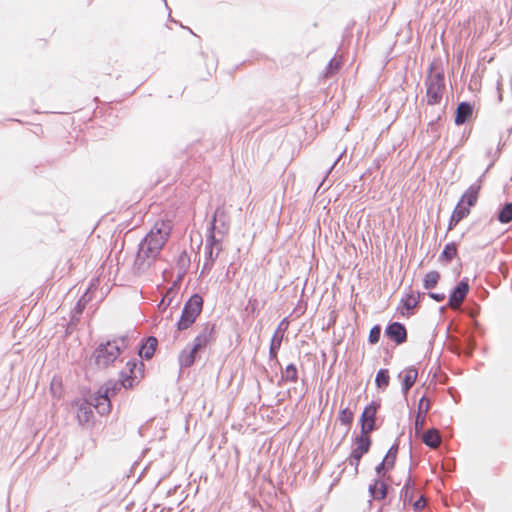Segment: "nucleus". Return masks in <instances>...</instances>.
I'll return each instance as SVG.
<instances>
[{"instance_id": "obj_10", "label": "nucleus", "mask_w": 512, "mask_h": 512, "mask_svg": "<svg viewBox=\"0 0 512 512\" xmlns=\"http://www.w3.org/2000/svg\"><path fill=\"white\" fill-rule=\"evenodd\" d=\"M354 443L355 447L348 460L350 465L354 466L355 474H357L361 458L364 454L368 453L370 449L371 439L368 435H359L355 437Z\"/></svg>"}, {"instance_id": "obj_40", "label": "nucleus", "mask_w": 512, "mask_h": 512, "mask_svg": "<svg viewBox=\"0 0 512 512\" xmlns=\"http://www.w3.org/2000/svg\"><path fill=\"white\" fill-rule=\"evenodd\" d=\"M391 468H388V464L385 463L383 460L381 463H379L376 468H375V471L378 475V478L381 479V477H384L385 476V473L386 471L390 470Z\"/></svg>"}, {"instance_id": "obj_34", "label": "nucleus", "mask_w": 512, "mask_h": 512, "mask_svg": "<svg viewBox=\"0 0 512 512\" xmlns=\"http://www.w3.org/2000/svg\"><path fill=\"white\" fill-rule=\"evenodd\" d=\"M446 107H447V103L444 105V107L442 109V113L438 114L434 119H432L428 123V128L430 129V131L432 133H438L439 127H440L441 122H442L443 113L445 112Z\"/></svg>"}, {"instance_id": "obj_36", "label": "nucleus", "mask_w": 512, "mask_h": 512, "mask_svg": "<svg viewBox=\"0 0 512 512\" xmlns=\"http://www.w3.org/2000/svg\"><path fill=\"white\" fill-rule=\"evenodd\" d=\"M353 416V412L345 408L340 411L338 419L343 425L349 426L353 421Z\"/></svg>"}, {"instance_id": "obj_32", "label": "nucleus", "mask_w": 512, "mask_h": 512, "mask_svg": "<svg viewBox=\"0 0 512 512\" xmlns=\"http://www.w3.org/2000/svg\"><path fill=\"white\" fill-rule=\"evenodd\" d=\"M457 255V246L455 242H451L446 244L444 247L441 257L447 261L450 262L455 256Z\"/></svg>"}, {"instance_id": "obj_9", "label": "nucleus", "mask_w": 512, "mask_h": 512, "mask_svg": "<svg viewBox=\"0 0 512 512\" xmlns=\"http://www.w3.org/2000/svg\"><path fill=\"white\" fill-rule=\"evenodd\" d=\"M171 226H153L145 238L140 242V245L146 247V251L154 253L159 256L169 234Z\"/></svg>"}, {"instance_id": "obj_45", "label": "nucleus", "mask_w": 512, "mask_h": 512, "mask_svg": "<svg viewBox=\"0 0 512 512\" xmlns=\"http://www.w3.org/2000/svg\"><path fill=\"white\" fill-rule=\"evenodd\" d=\"M425 505H426L425 499L423 496H421L418 500H416L413 503V508L415 511H420L425 507Z\"/></svg>"}, {"instance_id": "obj_56", "label": "nucleus", "mask_w": 512, "mask_h": 512, "mask_svg": "<svg viewBox=\"0 0 512 512\" xmlns=\"http://www.w3.org/2000/svg\"><path fill=\"white\" fill-rule=\"evenodd\" d=\"M491 153H492V152H491V149H489V150L487 151V156H490V155H491Z\"/></svg>"}, {"instance_id": "obj_49", "label": "nucleus", "mask_w": 512, "mask_h": 512, "mask_svg": "<svg viewBox=\"0 0 512 512\" xmlns=\"http://www.w3.org/2000/svg\"><path fill=\"white\" fill-rule=\"evenodd\" d=\"M429 409H430V400L428 398H426V400L422 404V415L426 416V413L429 411Z\"/></svg>"}, {"instance_id": "obj_4", "label": "nucleus", "mask_w": 512, "mask_h": 512, "mask_svg": "<svg viewBox=\"0 0 512 512\" xmlns=\"http://www.w3.org/2000/svg\"><path fill=\"white\" fill-rule=\"evenodd\" d=\"M191 204L177 199L169 201L163 208V215L154 220L153 224H190L195 220L196 209L191 212Z\"/></svg>"}, {"instance_id": "obj_30", "label": "nucleus", "mask_w": 512, "mask_h": 512, "mask_svg": "<svg viewBox=\"0 0 512 512\" xmlns=\"http://www.w3.org/2000/svg\"><path fill=\"white\" fill-rule=\"evenodd\" d=\"M440 279V274L437 271L428 272L423 279V286L425 289L430 290L434 288Z\"/></svg>"}, {"instance_id": "obj_37", "label": "nucleus", "mask_w": 512, "mask_h": 512, "mask_svg": "<svg viewBox=\"0 0 512 512\" xmlns=\"http://www.w3.org/2000/svg\"><path fill=\"white\" fill-rule=\"evenodd\" d=\"M381 336V326L374 325L369 332L368 341L370 344H376L379 342Z\"/></svg>"}, {"instance_id": "obj_28", "label": "nucleus", "mask_w": 512, "mask_h": 512, "mask_svg": "<svg viewBox=\"0 0 512 512\" xmlns=\"http://www.w3.org/2000/svg\"><path fill=\"white\" fill-rule=\"evenodd\" d=\"M93 415L91 405L87 402H81L79 406V412H78V420L80 423H86L89 422L91 417Z\"/></svg>"}, {"instance_id": "obj_29", "label": "nucleus", "mask_w": 512, "mask_h": 512, "mask_svg": "<svg viewBox=\"0 0 512 512\" xmlns=\"http://www.w3.org/2000/svg\"><path fill=\"white\" fill-rule=\"evenodd\" d=\"M390 376L388 369H380L375 377V384L380 389H385L389 385Z\"/></svg>"}, {"instance_id": "obj_22", "label": "nucleus", "mask_w": 512, "mask_h": 512, "mask_svg": "<svg viewBox=\"0 0 512 512\" xmlns=\"http://www.w3.org/2000/svg\"><path fill=\"white\" fill-rule=\"evenodd\" d=\"M494 217L501 223L507 224L512 220V202H506L504 205H499Z\"/></svg>"}, {"instance_id": "obj_16", "label": "nucleus", "mask_w": 512, "mask_h": 512, "mask_svg": "<svg viewBox=\"0 0 512 512\" xmlns=\"http://www.w3.org/2000/svg\"><path fill=\"white\" fill-rule=\"evenodd\" d=\"M469 292V283L467 279L461 280L451 291L448 299V306L452 309H458L463 303Z\"/></svg>"}, {"instance_id": "obj_5", "label": "nucleus", "mask_w": 512, "mask_h": 512, "mask_svg": "<svg viewBox=\"0 0 512 512\" xmlns=\"http://www.w3.org/2000/svg\"><path fill=\"white\" fill-rule=\"evenodd\" d=\"M129 337L122 336L106 343H101L93 352L98 368H106L112 364L129 345Z\"/></svg>"}, {"instance_id": "obj_47", "label": "nucleus", "mask_w": 512, "mask_h": 512, "mask_svg": "<svg viewBox=\"0 0 512 512\" xmlns=\"http://www.w3.org/2000/svg\"><path fill=\"white\" fill-rule=\"evenodd\" d=\"M163 1H164V3H165L166 8H167V9H168V11H169L168 21L173 22V23H176V24H178L181 28H184V25H183L180 21H178V20L174 19V18L171 16V9H170V7L168 6L167 1H166V0H163Z\"/></svg>"}, {"instance_id": "obj_55", "label": "nucleus", "mask_w": 512, "mask_h": 512, "mask_svg": "<svg viewBox=\"0 0 512 512\" xmlns=\"http://www.w3.org/2000/svg\"><path fill=\"white\" fill-rule=\"evenodd\" d=\"M455 226L449 225L447 231H451Z\"/></svg>"}, {"instance_id": "obj_42", "label": "nucleus", "mask_w": 512, "mask_h": 512, "mask_svg": "<svg viewBox=\"0 0 512 512\" xmlns=\"http://www.w3.org/2000/svg\"><path fill=\"white\" fill-rule=\"evenodd\" d=\"M475 342L472 338H468L467 339V343H466V347L464 349V353L467 355V356H471L474 349H475Z\"/></svg>"}, {"instance_id": "obj_1", "label": "nucleus", "mask_w": 512, "mask_h": 512, "mask_svg": "<svg viewBox=\"0 0 512 512\" xmlns=\"http://www.w3.org/2000/svg\"><path fill=\"white\" fill-rule=\"evenodd\" d=\"M496 161L497 158H493L478 179L462 193L449 217L448 224H458L470 214L471 208L478 202L486 174Z\"/></svg>"}, {"instance_id": "obj_46", "label": "nucleus", "mask_w": 512, "mask_h": 512, "mask_svg": "<svg viewBox=\"0 0 512 512\" xmlns=\"http://www.w3.org/2000/svg\"><path fill=\"white\" fill-rule=\"evenodd\" d=\"M428 296L435 300L436 302H441L446 298V295L444 293L429 292Z\"/></svg>"}, {"instance_id": "obj_12", "label": "nucleus", "mask_w": 512, "mask_h": 512, "mask_svg": "<svg viewBox=\"0 0 512 512\" xmlns=\"http://www.w3.org/2000/svg\"><path fill=\"white\" fill-rule=\"evenodd\" d=\"M380 407L379 403L372 401L367 405L360 417L361 435H368L376 429V413Z\"/></svg>"}, {"instance_id": "obj_18", "label": "nucleus", "mask_w": 512, "mask_h": 512, "mask_svg": "<svg viewBox=\"0 0 512 512\" xmlns=\"http://www.w3.org/2000/svg\"><path fill=\"white\" fill-rule=\"evenodd\" d=\"M398 377L402 380V392L406 396L417 380L418 371L414 366H410L400 372Z\"/></svg>"}, {"instance_id": "obj_14", "label": "nucleus", "mask_w": 512, "mask_h": 512, "mask_svg": "<svg viewBox=\"0 0 512 512\" xmlns=\"http://www.w3.org/2000/svg\"><path fill=\"white\" fill-rule=\"evenodd\" d=\"M229 216L225 204H217L213 206L211 203L205 207L206 224H229Z\"/></svg>"}, {"instance_id": "obj_38", "label": "nucleus", "mask_w": 512, "mask_h": 512, "mask_svg": "<svg viewBox=\"0 0 512 512\" xmlns=\"http://www.w3.org/2000/svg\"><path fill=\"white\" fill-rule=\"evenodd\" d=\"M133 218L117 220L115 217H110V214L103 215L101 218L97 219L94 224L99 225L102 222H115L119 221V224H131Z\"/></svg>"}, {"instance_id": "obj_48", "label": "nucleus", "mask_w": 512, "mask_h": 512, "mask_svg": "<svg viewBox=\"0 0 512 512\" xmlns=\"http://www.w3.org/2000/svg\"><path fill=\"white\" fill-rule=\"evenodd\" d=\"M496 89H497V99L499 102H502L503 94H502V83L500 80L497 81Z\"/></svg>"}, {"instance_id": "obj_3", "label": "nucleus", "mask_w": 512, "mask_h": 512, "mask_svg": "<svg viewBox=\"0 0 512 512\" xmlns=\"http://www.w3.org/2000/svg\"><path fill=\"white\" fill-rule=\"evenodd\" d=\"M215 324L205 323L199 333L193 340V344H188L178 356V362L181 368L191 367L198 352L205 349L210 343L215 341Z\"/></svg>"}, {"instance_id": "obj_52", "label": "nucleus", "mask_w": 512, "mask_h": 512, "mask_svg": "<svg viewBox=\"0 0 512 512\" xmlns=\"http://www.w3.org/2000/svg\"><path fill=\"white\" fill-rule=\"evenodd\" d=\"M373 168L372 167H369L361 176H360V179H362L363 177H365L366 175L370 174L372 172Z\"/></svg>"}, {"instance_id": "obj_43", "label": "nucleus", "mask_w": 512, "mask_h": 512, "mask_svg": "<svg viewBox=\"0 0 512 512\" xmlns=\"http://www.w3.org/2000/svg\"><path fill=\"white\" fill-rule=\"evenodd\" d=\"M472 133V128H465L462 132L461 138L457 146H462L466 141L470 138Z\"/></svg>"}, {"instance_id": "obj_15", "label": "nucleus", "mask_w": 512, "mask_h": 512, "mask_svg": "<svg viewBox=\"0 0 512 512\" xmlns=\"http://www.w3.org/2000/svg\"><path fill=\"white\" fill-rule=\"evenodd\" d=\"M288 326L289 321L287 318H284L281 320L277 329L275 330L269 347V358L271 360H277V354L283 341V334L288 329Z\"/></svg>"}, {"instance_id": "obj_25", "label": "nucleus", "mask_w": 512, "mask_h": 512, "mask_svg": "<svg viewBox=\"0 0 512 512\" xmlns=\"http://www.w3.org/2000/svg\"><path fill=\"white\" fill-rule=\"evenodd\" d=\"M425 400H426V397L423 396V397H421V399L419 400V403H418V412H417V415L415 417V422H414V429H415L416 436L422 435V430H423L425 422H426V416L422 415V404Z\"/></svg>"}, {"instance_id": "obj_54", "label": "nucleus", "mask_w": 512, "mask_h": 512, "mask_svg": "<svg viewBox=\"0 0 512 512\" xmlns=\"http://www.w3.org/2000/svg\"><path fill=\"white\" fill-rule=\"evenodd\" d=\"M511 133H512V127L507 129V138L511 135Z\"/></svg>"}, {"instance_id": "obj_23", "label": "nucleus", "mask_w": 512, "mask_h": 512, "mask_svg": "<svg viewBox=\"0 0 512 512\" xmlns=\"http://www.w3.org/2000/svg\"><path fill=\"white\" fill-rule=\"evenodd\" d=\"M158 341L155 337L150 336L146 339V342L142 344L139 350V354L141 357L149 360L153 357Z\"/></svg>"}, {"instance_id": "obj_57", "label": "nucleus", "mask_w": 512, "mask_h": 512, "mask_svg": "<svg viewBox=\"0 0 512 512\" xmlns=\"http://www.w3.org/2000/svg\"><path fill=\"white\" fill-rule=\"evenodd\" d=\"M315 224H316V225H319V224H320V219H319V218L316 220V223H315Z\"/></svg>"}, {"instance_id": "obj_39", "label": "nucleus", "mask_w": 512, "mask_h": 512, "mask_svg": "<svg viewBox=\"0 0 512 512\" xmlns=\"http://www.w3.org/2000/svg\"><path fill=\"white\" fill-rule=\"evenodd\" d=\"M355 25H356L355 20H351L346 25V27L344 28V31H343V35H342L343 40L351 39L353 37V29H354Z\"/></svg>"}, {"instance_id": "obj_20", "label": "nucleus", "mask_w": 512, "mask_h": 512, "mask_svg": "<svg viewBox=\"0 0 512 512\" xmlns=\"http://www.w3.org/2000/svg\"><path fill=\"white\" fill-rule=\"evenodd\" d=\"M421 439L425 445L433 449L437 448L442 442V438L439 431L434 428L428 429L427 431L422 433Z\"/></svg>"}, {"instance_id": "obj_7", "label": "nucleus", "mask_w": 512, "mask_h": 512, "mask_svg": "<svg viewBox=\"0 0 512 512\" xmlns=\"http://www.w3.org/2000/svg\"><path fill=\"white\" fill-rule=\"evenodd\" d=\"M203 299L199 294H193L184 304L180 319L176 323L177 332L190 328L202 312Z\"/></svg>"}, {"instance_id": "obj_13", "label": "nucleus", "mask_w": 512, "mask_h": 512, "mask_svg": "<svg viewBox=\"0 0 512 512\" xmlns=\"http://www.w3.org/2000/svg\"><path fill=\"white\" fill-rule=\"evenodd\" d=\"M157 258L158 256L156 254L146 251V247L139 244V249L133 264L134 272L138 275L146 273Z\"/></svg>"}, {"instance_id": "obj_26", "label": "nucleus", "mask_w": 512, "mask_h": 512, "mask_svg": "<svg viewBox=\"0 0 512 512\" xmlns=\"http://www.w3.org/2000/svg\"><path fill=\"white\" fill-rule=\"evenodd\" d=\"M341 62L335 58V55L328 61L322 72L323 77L331 78L340 70Z\"/></svg>"}, {"instance_id": "obj_59", "label": "nucleus", "mask_w": 512, "mask_h": 512, "mask_svg": "<svg viewBox=\"0 0 512 512\" xmlns=\"http://www.w3.org/2000/svg\"><path fill=\"white\" fill-rule=\"evenodd\" d=\"M212 75V72L210 70H208V76H211Z\"/></svg>"}, {"instance_id": "obj_53", "label": "nucleus", "mask_w": 512, "mask_h": 512, "mask_svg": "<svg viewBox=\"0 0 512 512\" xmlns=\"http://www.w3.org/2000/svg\"><path fill=\"white\" fill-rule=\"evenodd\" d=\"M183 29H187L192 35L196 36V34L193 32L191 28L184 26Z\"/></svg>"}, {"instance_id": "obj_31", "label": "nucleus", "mask_w": 512, "mask_h": 512, "mask_svg": "<svg viewBox=\"0 0 512 512\" xmlns=\"http://www.w3.org/2000/svg\"><path fill=\"white\" fill-rule=\"evenodd\" d=\"M177 291L173 287L169 288L166 292V294L163 296L162 300L158 304V308L162 311L166 310L167 307H169L172 304V301L174 297L176 296Z\"/></svg>"}, {"instance_id": "obj_8", "label": "nucleus", "mask_w": 512, "mask_h": 512, "mask_svg": "<svg viewBox=\"0 0 512 512\" xmlns=\"http://www.w3.org/2000/svg\"><path fill=\"white\" fill-rule=\"evenodd\" d=\"M226 232V226H209L206 246H205V260L203 263L202 274L205 271H210L213 267L215 259L219 255L220 248H217L214 254V246L220 244L221 239L216 237V233L224 234Z\"/></svg>"}, {"instance_id": "obj_11", "label": "nucleus", "mask_w": 512, "mask_h": 512, "mask_svg": "<svg viewBox=\"0 0 512 512\" xmlns=\"http://www.w3.org/2000/svg\"><path fill=\"white\" fill-rule=\"evenodd\" d=\"M476 117L474 102L463 100L457 103L453 119L455 126L460 127Z\"/></svg>"}, {"instance_id": "obj_2", "label": "nucleus", "mask_w": 512, "mask_h": 512, "mask_svg": "<svg viewBox=\"0 0 512 512\" xmlns=\"http://www.w3.org/2000/svg\"><path fill=\"white\" fill-rule=\"evenodd\" d=\"M424 85L426 87L427 105H438L442 101L443 93L446 88L445 72L441 58H434L429 63Z\"/></svg>"}, {"instance_id": "obj_44", "label": "nucleus", "mask_w": 512, "mask_h": 512, "mask_svg": "<svg viewBox=\"0 0 512 512\" xmlns=\"http://www.w3.org/2000/svg\"><path fill=\"white\" fill-rule=\"evenodd\" d=\"M86 301L84 300V297H82L74 307L73 312L75 314H81L85 308Z\"/></svg>"}, {"instance_id": "obj_21", "label": "nucleus", "mask_w": 512, "mask_h": 512, "mask_svg": "<svg viewBox=\"0 0 512 512\" xmlns=\"http://www.w3.org/2000/svg\"><path fill=\"white\" fill-rule=\"evenodd\" d=\"M414 490L415 484L412 481L411 477L408 476L401 492H400V500L403 502V505L406 506L410 504L414 498Z\"/></svg>"}, {"instance_id": "obj_58", "label": "nucleus", "mask_w": 512, "mask_h": 512, "mask_svg": "<svg viewBox=\"0 0 512 512\" xmlns=\"http://www.w3.org/2000/svg\"><path fill=\"white\" fill-rule=\"evenodd\" d=\"M362 217L358 220L357 225L361 224Z\"/></svg>"}, {"instance_id": "obj_33", "label": "nucleus", "mask_w": 512, "mask_h": 512, "mask_svg": "<svg viewBox=\"0 0 512 512\" xmlns=\"http://www.w3.org/2000/svg\"><path fill=\"white\" fill-rule=\"evenodd\" d=\"M398 453V444H393L386 453L383 461L388 464V468H393L395 465Z\"/></svg>"}, {"instance_id": "obj_35", "label": "nucleus", "mask_w": 512, "mask_h": 512, "mask_svg": "<svg viewBox=\"0 0 512 512\" xmlns=\"http://www.w3.org/2000/svg\"><path fill=\"white\" fill-rule=\"evenodd\" d=\"M420 297V293H418L417 299L413 296V294H409L405 299L402 300L404 308L406 310H411L415 308L420 301Z\"/></svg>"}, {"instance_id": "obj_50", "label": "nucleus", "mask_w": 512, "mask_h": 512, "mask_svg": "<svg viewBox=\"0 0 512 512\" xmlns=\"http://www.w3.org/2000/svg\"><path fill=\"white\" fill-rule=\"evenodd\" d=\"M381 161H382L381 158L374 159L372 168L373 169H378L380 167Z\"/></svg>"}, {"instance_id": "obj_6", "label": "nucleus", "mask_w": 512, "mask_h": 512, "mask_svg": "<svg viewBox=\"0 0 512 512\" xmlns=\"http://www.w3.org/2000/svg\"><path fill=\"white\" fill-rule=\"evenodd\" d=\"M144 364L142 362H137L135 360H130L127 362V368L129 373H121L120 379L118 382L108 381L104 386H102L98 393L106 394L107 397H111L117 394V392L121 388H132L136 379L143 376V368Z\"/></svg>"}, {"instance_id": "obj_27", "label": "nucleus", "mask_w": 512, "mask_h": 512, "mask_svg": "<svg viewBox=\"0 0 512 512\" xmlns=\"http://www.w3.org/2000/svg\"><path fill=\"white\" fill-rule=\"evenodd\" d=\"M281 380L291 383H296L298 381V370L293 363L288 364L282 371Z\"/></svg>"}, {"instance_id": "obj_19", "label": "nucleus", "mask_w": 512, "mask_h": 512, "mask_svg": "<svg viewBox=\"0 0 512 512\" xmlns=\"http://www.w3.org/2000/svg\"><path fill=\"white\" fill-rule=\"evenodd\" d=\"M369 494L374 500H383L388 493V485L380 478H377L369 485Z\"/></svg>"}, {"instance_id": "obj_51", "label": "nucleus", "mask_w": 512, "mask_h": 512, "mask_svg": "<svg viewBox=\"0 0 512 512\" xmlns=\"http://www.w3.org/2000/svg\"><path fill=\"white\" fill-rule=\"evenodd\" d=\"M346 150L342 151L341 154L336 158V160L334 161V163L332 164V166L329 168V170H331L333 167H335L337 165V163L339 162L340 158L342 157V155L345 153Z\"/></svg>"}, {"instance_id": "obj_24", "label": "nucleus", "mask_w": 512, "mask_h": 512, "mask_svg": "<svg viewBox=\"0 0 512 512\" xmlns=\"http://www.w3.org/2000/svg\"><path fill=\"white\" fill-rule=\"evenodd\" d=\"M99 395L95 397L94 407L97 409L98 413L101 415L108 414L111 409L110 398L107 397L106 394L98 393Z\"/></svg>"}, {"instance_id": "obj_17", "label": "nucleus", "mask_w": 512, "mask_h": 512, "mask_svg": "<svg viewBox=\"0 0 512 512\" xmlns=\"http://www.w3.org/2000/svg\"><path fill=\"white\" fill-rule=\"evenodd\" d=\"M384 335L395 342L396 345H401L407 341V330L400 322H392L387 325Z\"/></svg>"}, {"instance_id": "obj_41", "label": "nucleus", "mask_w": 512, "mask_h": 512, "mask_svg": "<svg viewBox=\"0 0 512 512\" xmlns=\"http://www.w3.org/2000/svg\"><path fill=\"white\" fill-rule=\"evenodd\" d=\"M506 141H507V139H504V134H501L500 135V139H499V143L497 145V148H496V151L494 153V157L493 158H497V159L499 158V156H500V154L502 152V149H503V147L506 144Z\"/></svg>"}]
</instances>
